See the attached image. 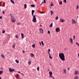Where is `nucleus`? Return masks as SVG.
Wrapping results in <instances>:
<instances>
[{
    "label": "nucleus",
    "mask_w": 79,
    "mask_h": 79,
    "mask_svg": "<svg viewBox=\"0 0 79 79\" xmlns=\"http://www.w3.org/2000/svg\"><path fill=\"white\" fill-rule=\"evenodd\" d=\"M48 54H49V56H50V53H48Z\"/></svg>",
    "instance_id": "obj_56"
},
{
    "label": "nucleus",
    "mask_w": 79,
    "mask_h": 79,
    "mask_svg": "<svg viewBox=\"0 0 79 79\" xmlns=\"http://www.w3.org/2000/svg\"><path fill=\"white\" fill-rule=\"evenodd\" d=\"M52 77L53 78V79H54V78H53V76H52Z\"/></svg>",
    "instance_id": "obj_59"
},
{
    "label": "nucleus",
    "mask_w": 79,
    "mask_h": 79,
    "mask_svg": "<svg viewBox=\"0 0 79 79\" xmlns=\"http://www.w3.org/2000/svg\"><path fill=\"white\" fill-rule=\"evenodd\" d=\"M39 43L40 44V45H41V42H40Z\"/></svg>",
    "instance_id": "obj_49"
},
{
    "label": "nucleus",
    "mask_w": 79,
    "mask_h": 79,
    "mask_svg": "<svg viewBox=\"0 0 79 79\" xmlns=\"http://www.w3.org/2000/svg\"><path fill=\"white\" fill-rule=\"evenodd\" d=\"M3 71H0V74H2L3 73Z\"/></svg>",
    "instance_id": "obj_19"
},
{
    "label": "nucleus",
    "mask_w": 79,
    "mask_h": 79,
    "mask_svg": "<svg viewBox=\"0 0 79 79\" xmlns=\"http://www.w3.org/2000/svg\"><path fill=\"white\" fill-rule=\"evenodd\" d=\"M21 74L22 75V76H24V74H23V73H21Z\"/></svg>",
    "instance_id": "obj_51"
},
{
    "label": "nucleus",
    "mask_w": 79,
    "mask_h": 79,
    "mask_svg": "<svg viewBox=\"0 0 79 79\" xmlns=\"http://www.w3.org/2000/svg\"><path fill=\"white\" fill-rule=\"evenodd\" d=\"M15 37L16 38H17V39H18V35H16Z\"/></svg>",
    "instance_id": "obj_39"
},
{
    "label": "nucleus",
    "mask_w": 79,
    "mask_h": 79,
    "mask_svg": "<svg viewBox=\"0 0 79 79\" xmlns=\"http://www.w3.org/2000/svg\"><path fill=\"white\" fill-rule=\"evenodd\" d=\"M50 27H53V23H52L51 24V25L50 26Z\"/></svg>",
    "instance_id": "obj_14"
},
{
    "label": "nucleus",
    "mask_w": 79,
    "mask_h": 79,
    "mask_svg": "<svg viewBox=\"0 0 79 79\" xmlns=\"http://www.w3.org/2000/svg\"><path fill=\"white\" fill-rule=\"evenodd\" d=\"M32 15H34V13L32 12Z\"/></svg>",
    "instance_id": "obj_57"
},
{
    "label": "nucleus",
    "mask_w": 79,
    "mask_h": 79,
    "mask_svg": "<svg viewBox=\"0 0 79 79\" xmlns=\"http://www.w3.org/2000/svg\"><path fill=\"white\" fill-rule=\"evenodd\" d=\"M20 24H21V23H17V25H20Z\"/></svg>",
    "instance_id": "obj_38"
},
{
    "label": "nucleus",
    "mask_w": 79,
    "mask_h": 79,
    "mask_svg": "<svg viewBox=\"0 0 79 79\" xmlns=\"http://www.w3.org/2000/svg\"><path fill=\"white\" fill-rule=\"evenodd\" d=\"M5 5V3H4L3 5L2 6V7H3Z\"/></svg>",
    "instance_id": "obj_33"
},
{
    "label": "nucleus",
    "mask_w": 79,
    "mask_h": 79,
    "mask_svg": "<svg viewBox=\"0 0 79 79\" xmlns=\"http://www.w3.org/2000/svg\"><path fill=\"white\" fill-rule=\"evenodd\" d=\"M37 71H39V67H37Z\"/></svg>",
    "instance_id": "obj_31"
},
{
    "label": "nucleus",
    "mask_w": 79,
    "mask_h": 79,
    "mask_svg": "<svg viewBox=\"0 0 79 79\" xmlns=\"http://www.w3.org/2000/svg\"><path fill=\"white\" fill-rule=\"evenodd\" d=\"M68 71H69V68H68Z\"/></svg>",
    "instance_id": "obj_54"
},
{
    "label": "nucleus",
    "mask_w": 79,
    "mask_h": 79,
    "mask_svg": "<svg viewBox=\"0 0 79 79\" xmlns=\"http://www.w3.org/2000/svg\"><path fill=\"white\" fill-rule=\"evenodd\" d=\"M0 79H2V78H1V77H0Z\"/></svg>",
    "instance_id": "obj_61"
},
{
    "label": "nucleus",
    "mask_w": 79,
    "mask_h": 79,
    "mask_svg": "<svg viewBox=\"0 0 79 79\" xmlns=\"http://www.w3.org/2000/svg\"><path fill=\"white\" fill-rule=\"evenodd\" d=\"M58 16H57L56 17V20H58Z\"/></svg>",
    "instance_id": "obj_24"
},
{
    "label": "nucleus",
    "mask_w": 79,
    "mask_h": 79,
    "mask_svg": "<svg viewBox=\"0 0 79 79\" xmlns=\"http://www.w3.org/2000/svg\"><path fill=\"white\" fill-rule=\"evenodd\" d=\"M53 4L52 3H51V5H50V6H53Z\"/></svg>",
    "instance_id": "obj_43"
},
{
    "label": "nucleus",
    "mask_w": 79,
    "mask_h": 79,
    "mask_svg": "<svg viewBox=\"0 0 79 79\" xmlns=\"http://www.w3.org/2000/svg\"><path fill=\"white\" fill-rule=\"evenodd\" d=\"M44 3V2H42V3Z\"/></svg>",
    "instance_id": "obj_62"
},
{
    "label": "nucleus",
    "mask_w": 79,
    "mask_h": 79,
    "mask_svg": "<svg viewBox=\"0 0 79 79\" xmlns=\"http://www.w3.org/2000/svg\"><path fill=\"white\" fill-rule=\"evenodd\" d=\"M11 21L12 22H13V23H15V20L14 19H13V20L11 19Z\"/></svg>",
    "instance_id": "obj_25"
},
{
    "label": "nucleus",
    "mask_w": 79,
    "mask_h": 79,
    "mask_svg": "<svg viewBox=\"0 0 79 79\" xmlns=\"http://www.w3.org/2000/svg\"><path fill=\"white\" fill-rule=\"evenodd\" d=\"M2 6V5H1V2H0V6Z\"/></svg>",
    "instance_id": "obj_47"
},
{
    "label": "nucleus",
    "mask_w": 79,
    "mask_h": 79,
    "mask_svg": "<svg viewBox=\"0 0 79 79\" xmlns=\"http://www.w3.org/2000/svg\"><path fill=\"white\" fill-rule=\"evenodd\" d=\"M49 58H50V59H52V56H51L50 54H49Z\"/></svg>",
    "instance_id": "obj_26"
},
{
    "label": "nucleus",
    "mask_w": 79,
    "mask_h": 79,
    "mask_svg": "<svg viewBox=\"0 0 79 79\" xmlns=\"http://www.w3.org/2000/svg\"><path fill=\"white\" fill-rule=\"evenodd\" d=\"M12 48H15V44H14L13 46H12Z\"/></svg>",
    "instance_id": "obj_28"
},
{
    "label": "nucleus",
    "mask_w": 79,
    "mask_h": 79,
    "mask_svg": "<svg viewBox=\"0 0 79 79\" xmlns=\"http://www.w3.org/2000/svg\"><path fill=\"white\" fill-rule=\"evenodd\" d=\"M77 10L78 9V8H79V6H77Z\"/></svg>",
    "instance_id": "obj_45"
},
{
    "label": "nucleus",
    "mask_w": 79,
    "mask_h": 79,
    "mask_svg": "<svg viewBox=\"0 0 79 79\" xmlns=\"http://www.w3.org/2000/svg\"><path fill=\"white\" fill-rule=\"evenodd\" d=\"M5 31H2V33L3 34H5Z\"/></svg>",
    "instance_id": "obj_35"
},
{
    "label": "nucleus",
    "mask_w": 79,
    "mask_h": 79,
    "mask_svg": "<svg viewBox=\"0 0 79 79\" xmlns=\"http://www.w3.org/2000/svg\"><path fill=\"white\" fill-rule=\"evenodd\" d=\"M32 16H33V17L34 16V14H32Z\"/></svg>",
    "instance_id": "obj_55"
},
{
    "label": "nucleus",
    "mask_w": 79,
    "mask_h": 79,
    "mask_svg": "<svg viewBox=\"0 0 79 79\" xmlns=\"http://www.w3.org/2000/svg\"><path fill=\"white\" fill-rule=\"evenodd\" d=\"M63 70L64 71V74H66V70L65 69H64Z\"/></svg>",
    "instance_id": "obj_9"
},
{
    "label": "nucleus",
    "mask_w": 79,
    "mask_h": 79,
    "mask_svg": "<svg viewBox=\"0 0 79 79\" xmlns=\"http://www.w3.org/2000/svg\"><path fill=\"white\" fill-rule=\"evenodd\" d=\"M78 78H79V77H78V76H76L74 77L75 79H78Z\"/></svg>",
    "instance_id": "obj_16"
},
{
    "label": "nucleus",
    "mask_w": 79,
    "mask_h": 79,
    "mask_svg": "<svg viewBox=\"0 0 79 79\" xmlns=\"http://www.w3.org/2000/svg\"><path fill=\"white\" fill-rule=\"evenodd\" d=\"M30 56L31 58H34V55L32 53H31L30 54Z\"/></svg>",
    "instance_id": "obj_7"
},
{
    "label": "nucleus",
    "mask_w": 79,
    "mask_h": 79,
    "mask_svg": "<svg viewBox=\"0 0 79 79\" xmlns=\"http://www.w3.org/2000/svg\"><path fill=\"white\" fill-rule=\"evenodd\" d=\"M75 73L76 74H78L79 73L78 72V71H76L75 72Z\"/></svg>",
    "instance_id": "obj_13"
},
{
    "label": "nucleus",
    "mask_w": 79,
    "mask_h": 79,
    "mask_svg": "<svg viewBox=\"0 0 79 79\" xmlns=\"http://www.w3.org/2000/svg\"><path fill=\"white\" fill-rule=\"evenodd\" d=\"M28 64H31V61L29 60V61L28 62Z\"/></svg>",
    "instance_id": "obj_22"
},
{
    "label": "nucleus",
    "mask_w": 79,
    "mask_h": 79,
    "mask_svg": "<svg viewBox=\"0 0 79 79\" xmlns=\"http://www.w3.org/2000/svg\"><path fill=\"white\" fill-rule=\"evenodd\" d=\"M75 36L73 35V39H75Z\"/></svg>",
    "instance_id": "obj_41"
},
{
    "label": "nucleus",
    "mask_w": 79,
    "mask_h": 79,
    "mask_svg": "<svg viewBox=\"0 0 79 79\" xmlns=\"http://www.w3.org/2000/svg\"><path fill=\"white\" fill-rule=\"evenodd\" d=\"M49 77H53V76H52V75H50Z\"/></svg>",
    "instance_id": "obj_36"
},
{
    "label": "nucleus",
    "mask_w": 79,
    "mask_h": 79,
    "mask_svg": "<svg viewBox=\"0 0 79 79\" xmlns=\"http://www.w3.org/2000/svg\"><path fill=\"white\" fill-rule=\"evenodd\" d=\"M50 52V49H48V53H49V52Z\"/></svg>",
    "instance_id": "obj_40"
},
{
    "label": "nucleus",
    "mask_w": 79,
    "mask_h": 79,
    "mask_svg": "<svg viewBox=\"0 0 79 79\" xmlns=\"http://www.w3.org/2000/svg\"><path fill=\"white\" fill-rule=\"evenodd\" d=\"M9 71H10V72H15V69H11V68H9Z\"/></svg>",
    "instance_id": "obj_3"
},
{
    "label": "nucleus",
    "mask_w": 79,
    "mask_h": 79,
    "mask_svg": "<svg viewBox=\"0 0 79 79\" xmlns=\"http://www.w3.org/2000/svg\"><path fill=\"white\" fill-rule=\"evenodd\" d=\"M24 8H25V9H26V8H27V5H26V4H25L24 5Z\"/></svg>",
    "instance_id": "obj_15"
},
{
    "label": "nucleus",
    "mask_w": 79,
    "mask_h": 79,
    "mask_svg": "<svg viewBox=\"0 0 79 79\" xmlns=\"http://www.w3.org/2000/svg\"><path fill=\"white\" fill-rule=\"evenodd\" d=\"M2 13H3V14H5V11H3V12H2Z\"/></svg>",
    "instance_id": "obj_48"
},
{
    "label": "nucleus",
    "mask_w": 79,
    "mask_h": 79,
    "mask_svg": "<svg viewBox=\"0 0 79 79\" xmlns=\"http://www.w3.org/2000/svg\"><path fill=\"white\" fill-rule=\"evenodd\" d=\"M0 19H2V16L0 17Z\"/></svg>",
    "instance_id": "obj_46"
},
{
    "label": "nucleus",
    "mask_w": 79,
    "mask_h": 79,
    "mask_svg": "<svg viewBox=\"0 0 79 79\" xmlns=\"http://www.w3.org/2000/svg\"><path fill=\"white\" fill-rule=\"evenodd\" d=\"M1 56L2 58H4V55H3V54H2Z\"/></svg>",
    "instance_id": "obj_30"
},
{
    "label": "nucleus",
    "mask_w": 79,
    "mask_h": 79,
    "mask_svg": "<svg viewBox=\"0 0 79 79\" xmlns=\"http://www.w3.org/2000/svg\"><path fill=\"white\" fill-rule=\"evenodd\" d=\"M32 21L34 23H36V22H37V21H36V18H35V15H34V16H33Z\"/></svg>",
    "instance_id": "obj_2"
},
{
    "label": "nucleus",
    "mask_w": 79,
    "mask_h": 79,
    "mask_svg": "<svg viewBox=\"0 0 79 79\" xmlns=\"http://www.w3.org/2000/svg\"><path fill=\"white\" fill-rule=\"evenodd\" d=\"M44 3H46V1H45V0H44Z\"/></svg>",
    "instance_id": "obj_44"
},
{
    "label": "nucleus",
    "mask_w": 79,
    "mask_h": 79,
    "mask_svg": "<svg viewBox=\"0 0 79 79\" xmlns=\"http://www.w3.org/2000/svg\"><path fill=\"white\" fill-rule=\"evenodd\" d=\"M39 31H40L41 34H43L44 30H43V29L42 28L40 29Z\"/></svg>",
    "instance_id": "obj_6"
},
{
    "label": "nucleus",
    "mask_w": 79,
    "mask_h": 79,
    "mask_svg": "<svg viewBox=\"0 0 79 79\" xmlns=\"http://www.w3.org/2000/svg\"><path fill=\"white\" fill-rule=\"evenodd\" d=\"M59 56L62 61H65V59H64V54L63 53H60L59 54Z\"/></svg>",
    "instance_id": "obj_1"
},
{
    "label": "nucleus",
    "mask_w": 79,
    "mask_h": 79,
    "mask_svg": "<svg viewBox=\"0 0 79 79\" xmlns=\"http://www.w3.org/2000/svg\"><path fill=\"white\" fill-rule=\"evenodd\" d=\"M10 2H12L13 3V4H14V3H15V2H14V1L12 0H11Z\"/></svg>",
    "instance_id": "obj_18"
},
{
    "label": "nucleus",
    "mask_w": 79,
    "mask_h": 79,
    "mask_svg": "<svg viewBox=\"0 0 79 79\" xmlns=\"http://www.w3.org/2000/svg\"><path fill=\"white\" fill-rule=\"evenodd\" d=\"M42 3H41V5H42Z\"/></svg>",
    "instance_id": "obj_63"
},
{
    "label": "nucleus",
    "mask_w": 79,
    "mask_h": 79,
    "mask_svg": "<svg viewBox=\"0 0 79 79\" xmlns=\"http://www.w3.org/2000/svg\"><path fill=\"white\" fill-rule=\"evenodd\" d=\"M76 45H77L78 46V47H79V44H78V43L76 42Z\"/></svg>",
    "instance_id": "obj_34"
},
{
    "label": "nucleus",
    "mask_w": 79,
    "mask_h": 79,
    "mask_svg": "<svg viewBox=\"0 0 79 79\" xmlns=\"http://www.w3.org/2000/svg\"><path fill=\"white\" fill-rule=\"evenodd\" d=\"M45 13V12L42 13V12H40V13Z\"/></svg>",
    "instance_id": "obj_58"
},
{
    "label": "nucleus",
    "mask_w": 79,
    "mask_h": 79,
    "mask_svg": "<svg viewBox=\"0 0 79 79\" xmlns=\"http://www.w3.org/2000/svg\"><path fill=\"white\" fill-rule=\"evenodd\" d=\"M40 26H42V25H40Z\"/></svg>",
    "instance_id": "obj_60"
},
{
    "label": "nucleus",
    "mask_w": 79,
    "mask_h": 79,
    "mask_svg": "<svg viewBox=\"0 0 79 79\" xmlns=\"http://www.w3.org/2000/svg\"><path fill=\"white\" fill-rule=\"evenodd\" d=\"M17 79H21V78H17Z\"/></svg>",
    "instance_id": "obj_52"
},
{
    "label": "nucleus",
    "mask_w": 79,
    "mask_h": 79,
    "mask_svg": "<svg viewBox=\"0 0 79 79\" xmlns=\"http://www.w3.org/2000/svg\"><path fill=\"white\" fill-rule=\"evenodd\" d=\"M59 4H60V5H62L63 4V2H62V1H60L59 2Z\"/></svg>",
    "instance_id": "obj_20"
},
{
    "label": "nucleus",
    "mask_w": 79,
    "mask_h": 79,
    "mask_svg": "<svg viewBox=\"0 0 79 79\" xmlns=\"http://www.w3.org/2000/svg\"><path fill=\"white\" fill-rule=\"evenodd\" d=\"M31 6H32V7H34V6H35V5H31Z\"/></svg>",
    "instance_id": "obj_29"
},
{
    "label": "nucleus",
    "mask_w": 79,
    "mask_h": 79,
    "mask_svg": "<svg viewBox=\"0 0 79 79\" xmlns=\"http://www.w3.org/2000/svg\"><path fill=\"white\" fill-rule=\"evenodd\" d=\"M49 75H52V72H51V71H50L49 72Z\"/></svg>",
    "instance_id": "obj_17"
},
{
    "label": "nucleus",
    "mask_w": 79,
    "mask_h": 79,
    "mask_svg": "<svg viewBox=\"0 0 79 79\" xmlns=\"http://www.w3.org/2000/svg\"><path fill=\"white\" fill-rule=\"evenodd\" d=\"M50 13H51V15H53V14H54V12H53V11L52 10L50 11Z\"/></svg>",
    "instance_id": "obj_11"
},
{
    "label": "nucleus",
    "mask_w": 79,
    "mask_h": 79,
    "mask_svg": "<svg viewBox=\"0 0 79 79\" xmlns=\"http://www.w3.org/2000/svg\"><path fill=\"white\" fill-rule=\"evenodd\" d=\"M60 21L61 23H63V22H64V21L61 18L60 19Z\"/></svg>",
    "instance_id": "obj_12"
},
{
    "label": "nucleus",
    "mask_w": 79,
    "mask_h": 79,
    "mask_svg": "<svg viewBox=\"0 0 79 79\" xmlns=\"http://www.w3.org/2000/svg\"><path fill=\"white\" fill-rule=\"evenodd\" d=\"M72 22L73 24H76V21L74 20V19H72Z\"/></svg>",
    "instance_id": "obj_5"
},
{
    "label": "nucleus",
    "mask_w": 79,
    "mask_h": 79,
    "mask_svg": "<svg viewBox=\"0 0 79 79\" xmlns=\"http://www.w3.org/2000/svg\"><path fill=\"white\" fill-rule=\"evenodd\" d=\"M21 36L22 37V39H24V35L23 33H21Z\"/></svg>",
    "instance_id": "obj_10"
},
{
    "label": "nucleus",
    "mask_w": 79,
    "mask_h": 79,
    "mask_svg": "<svg viewBox=\"0 0 79 79\" xmlns=\"http://www.w3.org/2000/svg\"><path fill=\"white\" fill-rule=\"evenodd\" d=\"M35 44H33L32 45V47H33V48H34V47H35Z\"/></svg>",
    "instance_id": "obj_27"
},
{
    "label": "nucleus",
    "mask_w": 79,
    "mask_h": 79,
    "mask_svg": "<svg viewBox=\"0 0 79 79\" xmlns=\"http://www.w3.org/2000/svg\"><path fill=\"white\" fill-rule=\"evenodd\" d=\"M23 53H25V52L23 50Z\"/></svg>",
    "instance_id": "obj_50"
},
{
    "label": "nucleus",
    "mask_w": 79,
    "mask_h": 79,
    "mask_svg": "<svg viewBox=\"0 0 79 79\" xmlns=\"http://www.w3.org/2000/svg\"><path fill=\"white\" fill-rule=\"evenodd\" d=\"M17 77H18V75H17Z\"/></svg>",
    "instance_id": "obj_64"
},
{
    "label": "nucleus",
    "mask_w": 79,
    "mask_h": 79,
    "mask_svg": "<svg viewBox=\"0 0 79 79\" xmlns=\"http://www.w3.org/2000/svg\"><path fill=\"white\" fill-rule=\"evenodd\" d=\"M70 40L71 43H72V44H73V39L72 38H70Z\"/></svg>",
    "instance_id": "obj_8"
},
{
    "label": "nucleus",
    "mask_w": 79,
    "mask_h": 79,
    "mask_svg": "<svg viewBox=\"0 0 79 79\" xmlns=\"http://www.w3.org/2000/svg\"><path fill=\"white\" fill-rule=\"evenodd\" d=\"M56 31L57 32H59L60 31V28L57 27L56 29Z\"/></svg>",
    "instance_id": "obj_4"
},
{
    "label": "nucleus",
    "mask_w": 79,
    "mask_h": 79,
    "mask_svg": "<svg viewBox=\"0 0 79 79\" xmlns=\"http://www.w3.org/2000/svg\"><path fill=\"white\" fill-rule=\"evenodd\" d=\"M64 3H66V0H64Z\"/></svg>",
    "instance_id": "obj_32"
},
{
    "label": "nucleus",
    "mask_w": 79,
    "mask_h": 79,
    "mask_svg": "<svg viewBox=\"0 0 79 79\" xmlns=\"http://www.w3.org/2000/svg\"><path fill=\"white\" fill-rule=\"evenodd\" d=\"M41 44L43 46H44V42L43 41H41Z\"/></svg>",
    "instance_id": "obj_23"
},
{
    "label": "nucleus",
    "mask_w": 79,
    "mask_h": 79,
    "mask_svg": "<svg viewBox=\"0 0 79 79\" xmlns=\"http://www.w3.org/2000/svg\"><path fill=\"white\" fill-rule=\"evenodd\" d=\"M15 61L17 63H19V61L18 60H16Z\"/></svg>",
    "instance_id": "obj_21"
},
{
    "label": "nucleus",
    "mask_w": 79,
    "mask_h": 79,
    "mask_svg": "<svg viewBox=\"0 0 79 79\" xmlns=\"http://www.w3.org/2000/svg\"><path fill=\"white\" fill-rule=\"evenodd\" d=\"M18 73H21V72L19 71L18 72Z\"/></svg>",
    "instance_id": "obj_53"
},
{
    "label": "nucleus",
    "mask_w": 79,
    "mask_h": 79,
    "mask_svg": "<svg viewBox=\"0 0 79 79\" xmlns=\"http://www.w3.org/2000/svg\"><path fill=\"white\" fill-rule=\"evenodd\" d=\"M48 34H50V31H48Z\"/></svg>",
    "instance_id": "obj_42"
},
{
    "label": "nucleus",
    "mask_w": 79,
    "mask_h": 79,
    "mask_svg": "<svg viewBox=\"0 0 79 79\" xmlns=\"http://www.w3.org/2000/svg\"><path fill=\"white\" fill-rule=\"evenodd\" d=\"M35 12V11L34 10H32V13H34Z\"/></svg>",
    "instance_id": "obj_37"
}]
</instances>
